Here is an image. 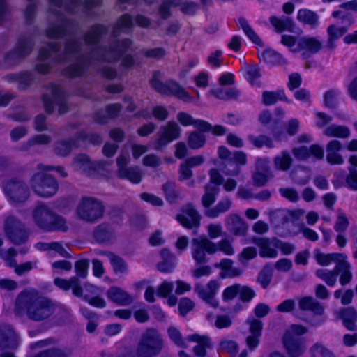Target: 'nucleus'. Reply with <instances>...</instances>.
I'll return each instance as SVG.
<instances>
[{"instance_id": "obj_53", "label": "nucleus", "mask_w": 357, "mask_h": 357, "mask_svg": "<svg viewBox=\"0 0 357 357\" xmlns=\"http://www.w3.org/2000/svg\"><path fill=\"white\" fill-rule=\"evenodd\" d=\"M279 192L283 197L286 198L290 202H296L299 199L298 193L294 188H281L279 189Z\"/></svg>"}, {"instance_id": "obj_38", "label": "nucleus", "mask_w": 357, "mask_h": 357, "mask_svg": "<svg viewBox=\"0 0 357 357\" xmlns=\"http://www.w3.org/2000/svg\"><path fill=\"white\" fill-rule=\"evenodd\" d=\"M108 296L112 301L119 305H126L130 300L125 291L117 287L111 288L108 292Z\"/></svg>"}, {"instance_id": "obj_15", "label": "nucleus", "mask_w": 357, "mask_h": 357, "mask_svg": "<svg viewBox=\"0 0 357 357\" xmlns=\"http://www.w3.org/2000/svg\"><path fill=\"white\" fill-rule=\"evenodd\" d=\"M5 231L8 238L15 244L24 242L26 238L25 232L20 227L18 222L14 218L6 220Z\"/></svg>"}, {"instance_id": "obj_8", "label": "nucleus", "mask_w": 357, "mask_h": 357, "mask_svg": "<svg viewBox=\"0 0 357 357\" xmlns=\"http://www.w3.org/2000/svg\"><path fill=\"white\" fill-rule=\"evenodd\" d=\"M50 340L38 341L31 345L28 357H69V351L61 349H48Z\"/></svg>"}, {"instance_id": "obj_35", "label": "nucleus", "mask_w": 357, "mask_h": 357, "mask_svg": "<svg viewBox=\"0 0 357 357\" xmlns=\"http://www.w3.org/2000/svg\"><path fill=\"white\" fill-rule=\"evenodd\" d=\"M273 269L271 264H266L259 271L257 281L264 289H266L271 282L273 278Z\"/></svg>"}, {"instance_id": "obj_28", "label": "nucleus", "mask_w": 357, "mask_h": 357, "mask_svg": "<svg viewBox=\"0 0 357 357\" xmlns=\"http://www.w3.org/2000/svg\"><path fill=\"white\" fill-rule=\"evenodd\" d=\"M297 20L311 28H315L319 24V15L314 11L309 9H300L298 11Z\"/></svg>"}, {"instance_id": "obj_3", "label": "nucleus", "mask_w": 357, "mask_h": 357, "mask_svg": "<svg viewBox=\"0 0 357 357\" xmlns=\"http://www.w3.org/2000/svg\"><path fill=\"white\" fill-rule=\"evenodd\" d=\"M163 73L160 70H155L149 82L151 87L158 93L167 96H175L178 98L188 100L190 99L189 94L176 82L169 79L166 82H162Z\"/></svg>"}, {"instance_id": "obj_21", "label": "nucleus", "mask_w": 357, "mask_h": 357, "mask_svg": "<svg viewBox=\"0 0 357 357\" xmlns=\"http://www.w3.org/2000/svg\"><path fill=\"white\" fill-rule=\"evenodd\" d=\"M269 21L278 33H282L284 31L293 32L294 31V22L290 17L282 16L279 18L273 15L269 17Z\"/></svg>"}, {"instance_id": "obj_29", "label": "nucleus", "mask_w": 357, "mask_h": 357, "mask_svg": "<svg viewBox=\"0 0 357 357\" xmlns=\"http://www.w3.org/2000/svg\"><path fill=\"white\" fill-rule=\"evenodd\" d=\"M232 202L229 198H225L218 202L213 208L206 210L204 215L211 218H215L221 213L227 212L231 207Z\"/></svg>"}, {"instance_id": "obj_18", "label": "nucleus", "mask_w": 357, "mask_h": 357, "mask_svg": "<svg viewBox=\"0 0 357 357\" xmlns=\"http://www.w3.org/2000/svg\"><path fill=\"white\" fill-rule=\"evenodd\" d=\"M342 143L337 139H332L326 145V160L331 165H341L344 162L342 156L339 153L342 149Z\"/></svg>"}, {"instance_id": "obj_60", "label": "nucleus", "mask_w": 357, "mask_h": 357, "mask_svg": "<svg viewBox=\"0 0 357 357\" xmlns=\"http://www.w3.org/2000/svg\"><path fill=\"white\" fill-rule=\"evenodd\" d=\"M194 307V303L188 298H183L178 303V309L181 315L185 316Z\"/></svg>"}, {"instance_id": "obj_5", "label": "nucleus", "mask_w": 357, "mask_h": 357, "mask_svg": "<svg viewBox=\"0 0 357 357\" xmlns=\"http://www.w3.org/2000/svg\"><path fill=\"white\" fill-rule=\"evenodd\" d=\"M20 344V337L10 326L0 327V357H15L14 351Z\"/></svg>"}, {"instance_id": "obj_63", "label": "nucleus", "mask_w": 357, "mask_h": 357, "mask_svg": "<svg viewBox=\"0 0 357 357\" xmlns=\"http://www.w3.org/2000/svg\"><path fill=\"white\" fill-rule=\"evenodd\" d=\"M292 153L295 158L299 160H307L310 155V151L306 146L294 148L292 150Z\"/></svg>"}, {"instance_id": "obj_32", "label": "nucleus", "mask_w": 357, "mask_h": 357, "mask_svg": "<svg viewBox=\"0 0 357 357\" xmlns=\"http://www.w3.org/2000/svg\"><path fill=\"white\" fill-rule=\"evenodd\" d=\"M253 242L260 248L259 255L261 257L274 258L277 256L278 252L271 247L268 239L257 238H255Z\"/></svg>"}, {"instance_id": "obj_12", "label": "nucleus", "mask_w": 357, "mask_h": 357, "mask_svg": "<svg viewBox=\"0 0 357 357\" xmlns=\"http://www.w3.org/2000/svg\"><path fill=\"white\" fill-rule=\"evenodd\" d=\"M322 43L316 37L304 36L297 42V48L294 52L303 50V59L309 58L312 54L318 53L322 48Z\"/></svg>"}, {"instance_id": "obj_4", "label": "nucleus", "mask_w": 357, "mask_h": 357, "mask_svg": "<svg viewBox=\"0 0 357 357\" xmlns=\"http://www.w3.org/2000/svg\"><path fill=\"white\" fill-rule=\"evenodd\" d=\"M33 217L36 223L41 227L50 230H62L67 229L65 220L56 216L45 206H38L34 211Z\"/></svg>"}, {"instance_id": "obj_47", "label": "nucleus", "mask_w": 357, "mask_h": 357, "mask_svg": "<svg viewBox=\"0 0 357 357\" xmlns=\"http://www.w3.org/2000/svg\"><path fill=\"white\" fill-rule=\"evenodd\" d=\"M219 346L222 351L229 354L231 357L236 356L239 349L238 344L234 340H222Z\"/></svg>"}, {"instance_id": "obj_62", "label": "nucleus", "mask_w": 357, "mask_h": 357, "mask_svg": "<svg viewBox=\"0 0 357 357\" xmlns=\"http://www.w3.org/2000/svg\"><path fill=\"white\" fill-rule=\"evenodd\" d=\"M174 284L172 282L165 281L157 289V295L161 297H167L173 290Z\"/></svg>"}, {"instance_id": "obj_52", "label": "nucleus", "mask_w": 357, "mask_h": 357, "mask_svg": "<svg viewBox=\"0 0 357 357\" xmlns=\"http://www.w3.org/2000/svg\"><path fill=\"white\" fill-rule=\"evenodd\" d=\"M349 174L346 176L345 181L348 187L357 190V170L354 167H349Z\"/></svg>"}, {"instance_id": "obj_40", "label": "nucleus", "mask_w": 357, "mask_h": 357, "mask_svg": "<svg viewBox=\"0 0 357 357\" xmlns=\"http://www.w3.org/2000/svg\"><path fill=\"white\" fill-rule=\"evenodd\" d=\"M311 357H335L332 351L321 342L314 343L310 348Z\"/></svg>"}, {"instance_id": "obj_43", "label": "nucleus", "mask_w": 357, "mask_h": 357, "mask_svg": "<svg viewBox=\"0 0 357 357\" xmlns=\"http://www.w3.org/2000/svg\"><path fill=\"white\" fill-rule=\"evenodd\" d=\"M218 166L220 169L227 175L236 176L241 172L240 167L238 164H236L232 158H230L228 160L222 161Z\"/></svg>"}, {"instance_id": "obj_44", "label": "nucleus", "mask_w": 357, "mask_h": 357, "mask_svg": "<svg viewBox=\"0 0 357 357\" xmlns=\"http://www.w3.org/2000/svg\"><path fill=\"white\" fill-rule=\"evenodd\" d=\"M248 140L257 148H261L264 146L269 149L274 147L273 139L267 135H261L258 137L250 135Z\"/></svg>"}, {"instance_id": "obj_31", "label": "nucleus", "mask_w": 357, "mask_h": 357, "mask_svg": "<svg viewBox=\"0 0 357 357\" xmlns=\"http://www.w3.org/2000/svg\"><path fill=\"white\" fill-rule=\"evenodd\" d=\"M324 134L328 137H338L346 139L350 136V130L346 126L332 124L326 128Z\"/></svg>"}, {"instance_id": "obj_55", "label": "nucleus", "mask_w": 357, "mask_h": 357, "mask_svg": "<svg viewBox=\"0 0 357 357\" xmlns=\"http://www.w3.org/2000/svg\"><path fill=\"white\" fill-rule=\"evenodd\" d=\"M337 93L335 90L332 89L326 91L324 94V105L328 108L333 109L337 105Z\"/></svg>"}, {"instance_id": "obj_24", "label": "nucleus", "mask_w": 357, "mask_h": 357, "mask_svg": "<svg viewBox=\"0 0 357 357\" xmlns=\"http://www.w3.org/2000/svg\"><path fill=\"white\" fill-rule=\"evenodd\" d=\"M340 318L342 320L344 327L351 331H357V313L353 307H347L340 312Z\"/></svg>"}, {"instance_id": "obj_57", "label": "nucleus", "mask_w": 357, "mask_h": 357, "mask_svg": "<svg viewBox=\"0 0 357 357\" xmlns=\"http://www.w3.org/2000/svg\"><path fill=\"white\" fill-rule=\"evenodd\" d=\"M140 197L142 200L155 206H162L164 204L163 200L153 194L143 192L140 195Z\"/></svg>"}, {"instance_id": "obj_50", "label": "nucleus", "mask_w": 357, "mask_h": 357, "mask_svg": "<svg viewBox=\"0 0 357 357\" xmlns=\"http://www.w3.org/2000/svg\"><path fill=\"white\" fill-rule=\"evenodd\" d=\"M249 325V331L251 335L261 336L263 322L257 319L248 318L246 321Z\"/></svg>"}, {"instance_id": "obj_16", "label": "nucleus", "mask_w": 357, "mask_h": 357, "mask_svg": "<svg viewBox=\"0 0 357 357\" xmlns=\"http://www.w3.org/2000/svg\"><path fill=\"white\" fill-rule=\"evenodd\" d=\"M283 343L291 357L301 356L305 349L302 341L297 337L291 335L290 333H285L283 337Z\"/></svg>"}, {"instance_id": "obj_58", "label": "nucleus", "mask_w": 357, "mask_h": 357, "mask_svg": "<svg viewBox=\"0 0 357 357\" xmlns=\"http://www.w3.org/2000/svg\"><path fill=\"white\" fill-rule=\"evenodd\" d=\"M240 288L239 284H236L227 287L222 293V298L224 301H229L234 299L238 294Z\"/></svg>"}, {"instance_id": "obj_11", "label": "nucleus", "mask_w": 357, "mask_h": 357, "mask_svg": "<svg viewBox=\"0 0 357 357\" xmlns=\"http://www.w3.org/2000/svg\"><path fill=\"white\" fill-rule=\"evenodd\" d=\"M220 287V283L215 280L209 281V282L204 286L199 283L195 285L194 290L198 294L199 297L213 307L218 305V301L215 300V294Z\"/></svg>"}, {"instance_id": "obj_56", "label": "nucleus", "mask_w": 357, "mask_h": 357, "mask_svg": "<svg viewBox=\"0 0 357 357\" xmlns=\"http://www.w3.org/2000/svg\"><path fill=\"white\" fill-rule=\"evenodd\" d=\"M238 294L243 302H249L255 296V292L250 287L240 284Z\"/></svg>"}, {"instance_id": "obj_7", "label": "nucleus", "mask_w": 357, "mask_h": 357, "mask_svg": "<svg viewBox=\"0 0 357 357\" xmlns=\"http://www.w3.org/2000/svg\"><path fill=\"white\" fill-rule=\"evenodd\" d=\"M102 211V204L91 197L83 198L77 208L79 217L87 221H93L100 218Z\"/></svg>"}, {"instance_id": "obj_14", "label": "nucleus", "mask_w": 357, "mask_h": 357, "mask_svg": "<svg viewBox=\"0 0 357 357\" xmlns=\"http://www.w3.org/2000/svg\"><path fill=\"white\" fill-rule=\"evenodd\" d=\"M183 212L188 215H177V220L185 227L191 229L198 227L200 225V215L192 204H188L183 208Z\"/></svg>"}, {"instance_id": "obj_48", "label": "nucleus", "mask_w": 357, "mask_h": 357, "mask_svg": "<svg viewBox=\"0 0 357 357\" xmlns=\"http://www.w3.org/2000/svg\"><path fill=\"white\" fill-rule=\"evenodd\" d=\"M257 255V248L255 247H246L238 255V261L243 265H246L249 260L255 259Z\"/></svg>"}, {"instance_id": "obj_41", "label": "nucleus", "mask_w": 357, "mask_h": 357, "mask_svg": "<svg viewBox=\"0 0 357 357\" xmlns=\"http://www.w3.org/2000/svg\"><path fill=\"white\" fill-rule=\"evenodd\" d=\"M37 248L42 250L48 251L50 255L57 253L62 257H65L67 255L66 249L59 243H38Z\"/></svg>"}, {"instance_id": "obj_2", "label": "nucleus", "mask_w": 357, "mask_h": 357, "mask_svg": "<svg viewBox=\"0 0 357 357\" xmlns=\"http://www.w3.org/2000/svg\"><path fill=\"white\" fill-rule=\"evenodd\" d=\"M163 347V339L158 330L147 328L142 335L138 344V357H155L160 353Z\"/></svg>"}, {"instance_id": "obj_34", "label": "nucleus", "mask_w": 357, "mask_h": 357, "mask_svg": "<svg viewBox=\"0 0 357 357\" xmlns=\"http://www.w3.org/2000/svg\"><path fill=\"white\" fill-rule=\"evenodd\" d=\"M206 135L198 131H192L188 137V145L192 149H198L206 144Z\"/></svg>"}, {"instance_id": "obj_26", "label": "nucleus", "mask_w": 357, "mask_h": 357, "mask_svg": "<svg viewBox=\"0 0 357 357\" xmlns=\"http://www.w3.org/2000/svg\"><path fill=\"white\" fill-rule=\"evenodd\" d=\"M162 190L166 200L170 204L176 202L181 198V190L177 188L176 183L171 180L167 181L162 185Z\"/></svg>"}, {"instance_id": "obj_6", "label": "nucleus", "mask_w": 357, "mask_h": 357, "mask_svg": "<svg viewBox=\"0 0 357 357\" xmlns=\"http://www.w3.org/2000/svg\"><path fill=\"white\" fill-rule=\"evenodd\" d=\"M217 250L216 244L206 236H202L192 240V257L198 264L207 261L206 253L213 255Z\"/></svg>"}, {"instance_id": "obj_49", "label": "nucleus", "mask_w": 357, "mask_h": 357, "mask_svg": "<svg viewBox=\"0 0 357 357\" xmlns=\"http://www.w3.org/2000/svg\"><path fill=\"white\" fill-rule=\"evenodd\" d=\"M167 334L169 339L178 347H185L186 344L183 339L180 331L174 327L170 326L167 329Z\"/></svg>"}, {"instance_id": "obj_42", "label": "nucleus", "mask_w": 357, "mask_h": 357, "mask_svg": "<svg viewBox=\"0 0 357 357\" xmlns=\"http://www.w3.org/2000/svg\"><path fill=\"white\" fill-rule=\"evenodd\" d=\"M238 25L241 27L247 36L255 44H259L261 40L252 27L249 25L247 20L243 17H240L237 21Z\"/></svg>"}, {"instance_id": "obj_36", "label": "nucleus", "mask_w": 357, "mask_h": 357, "mask_svg": "<svg viewBox=\"0 0 357 357\" xmlns=\"http://www.w3.org/2000/svg\"><path fill=\"white\" fill-rule=\"evenodd\" d=\"M273 162L276 169L287 171L291 165L292 158L287 151H284L281 155L274 158Z\"/></svg>"}, {"instance_id": "obj_39", "label": "nucleus", "mask_w": 357, "mask_h": 357, "mask_svg": "<svg viewBox=\"0 0 357 357\" xmlns=\"http://www.w3.org/2000/svg\"><path fill=\"white\" fill-rule=\"evenodd\" d=\"M344 258H347V256L344 254L339 253H318L316 255L317 261L321 266H328L332 261H336L337 263H338V261H340V260Z\"/></svg>"}, {"instance_id": "obj_13", "label": "nucleus", "mask_w": 357, "mask_h": 357, "mask_svg": "<svg viewBox=\"0 0 357 357\" xmlns=\"http://www.w3.org/2000/svg\"><path fill=\"white\" fill-rule=\"evenodd\" d=\"M227 230L235 236H245L248 225L245 221L237 214H230L225 218Z\"/></svg>"}, {"instance_id": "obj_51", "label": "nucleus", "mask_w": 357, "mask_h": 357, "mask_svg": "<svg viewBox=\"0 0 357 357\" xmlns=\"http://www.w3.org/2000/svg\"><path fill=\"white\" fill-rule=\"evenodd\" d=\"M271 178H273V174L255 172L252 175V184L256 187H263Z\"/></svg>"}, {"instance_id": "obj_17", "label": "nucleus", "mask_w": 357, "mask_h": 357, "mask_svg": "<svg viewBox=\"0 0 357 357\" xmlns=\"http://www.w3.org/2000/svg\"><path fill=\"white\" fill-rule=\"evenodd\" d=\"M298 213L303 214V212L290 211L285 209H278L269 213L270 221L274 227L280 228L287 223L291 218L297 215Z\"/></svg>"}, {"instance_id": "obj_33", "label": "nucleus", "mask_w": 357, "mask_h": 357, "mask_svg": "<svg viewBox=\"0 0 357 357\" xmlns=\"http://www.w3.org/2000/svg\"><path fill=\"white\" fill-rule=\"evenodd\" d=\"M291 177L296 183L305 185L310 179V170L305 167H298L291 172Z\"/></svg>"}, {"instance_id": "obj_37", "label": "nucleus", "mask_w": 357, "mask_h": 357, "mask_svg": "<svg viewBox=\"0 0 357 357\" xmlns=\"http://www.w3.org/2000/svg\"><path fill=\"white\" fill-rule=\"evenodd\" d=\"M315 275L321 279L328 286L333 287L337 282L336 268L333 270L318 269L315 272Z\"/></svg>"}, {"instance_id": "obj_64", "label": "nucleus", "mask_w": 357, "mask_h": 357, "mask_svg": "<svg viewBox=\"0 0 357 357\" xmlns=\"http://www.w3.org/2000/svg\"><path fill=\"white\" fill-rule=\"evenodd\" d=\"M296 303L293 299H287L284 301L276 307L278 312L287 313L293 311L295 308Z\"/></svg>"}, {"instance_id": "obj_25", "label": "nucleus", "mask_w": 357, "mask_h": 357, "mask_svg": "<svg viewBox=\"0 0 357 357\" xmlns=\"http://www.w3.org/2000/svg\"><path fill=\"white\" fill-rule=\"evenodd\" d=\"M346 259H341L335 266L337 276L340 275V283L342 286L350 283L353 277L350 270L351 266Z\"/></svg>"}, {"instance_id": "obj_10", "label": "nucleus", "mask_w": 357, "mask_h": 357, "mask_svg": "<svg viewBox=\"0 0 357 357\" xmlns=\"http://www.w3.org/2000/svg\"><path fill=\"white\" fill-rule=\"evenodd\" d=\"M33 188L36 192L44 197L54 195L57 190L56 181L46 174L38 173L33 179Z\"/></svg>"}, {"instance_id": "obj_61", "label": "nucleus", "mask_w": 357, "mask_h": 357, "mask_svg": "<svg viewBox=\"0 0 357 357\" xmlns=\"http://www.w3.org/2000/svg\"><path fill=\"white\" fill-rule=\"evenodd\" d=\"M216 245L218 250L223 252L227 255H232L234 254V249L231 243L227 239H222Z\"/></svg>"}, {"instance_id": "obj_54", "label": "nucleus", "mask_w": 357, "mask_h": 357, "mask_svg": "<svg viewBox=\"0 0 357 357\" xmlns=\"http://www.w3.org/2000/svg\"><path fill=\"white\" fill-rule=\"evenodd\" d=\"M76 169L86 172L91 167V163L86 155L78 156L74 163Z\"/></svg>"}, {"instance_id": "obj_19", "label": "nucleus", "mask_w": 357, "mask_h": 357, "mask_svg": "<svg viewBox=\"0 0 357 357\" xmlns=\"http://www.w3.org/2000/svg\"><path fill=\"white\" fill-rule=\"evenodd\" d=\"M233 263V261L229 259H223L219 263H215L214 267L222 270L220 273V277L222 278L240 276L243 273V270L234 267Z\"/></svg>"}, {"instance_id": "obj_27", "label": "nucleus", "mask_w": 357, "mask_h": 357, "mask_svg": "<svg viewBox=\"0 0 357 357\" xmlns=\"http://www.w3.org/2000/svg\"><path fill=\"white\" fill-rule=\"evenodd\" d=\"M129 158L126 154L121 155L117 159L118 175L122 178H126L131 181H134L132 168L128 167Z\"/></svg>"}, {"instance_id": "obj_9", "label": "nucleus", "mask_w": 357, "mask_h": 357, "mask_svg": "<svg viewBox=\"0 0 357 357\" xmlns=\"http://www.w3.org/2000/svg\"><path fill=\"white\" fill-rule=\"evenodd\" d=\"M181 128L175 121H171L160 127L158 132V138L155 143V149H161L171 142L180 137Z\"/></svg>"}, {"instance_id": "obj_59", "label": "nucleus", "mask_w": 357, "mask_h": 357, "mask_svg": "<svg viewBox=\"0 0 357 357\" xmlns=\"http://www.w3.org/2000/svg\"><path fill=\"white\" fill-rule=\"evenodd\" d=\"M144 54L149 58L160 59L165 56L166 51L163 47H156L144 50Z\"/></svg>"}, {"instance_id": "obj_46", "label": "nucleus", "mask_w": 357, "mask_h": 357, "mask_svg": "<svg viewBox=\"0 0 357 357\" xmlns=\"http://www.w3.org/2000/svg\"><path fill=\"white\" fill-rule=\"evenodd\" d=\"M211 93L217 98L223 100H229L236 98L238 96V92L235 89H229L227 90L217 89L211 91Z\"/></svg>"}, {"instance_id": "obj_20", "label": "nucleus", "mask_w": 357, "mask_h": 357, "mask_svg": "<svg viewBox=\"0 0 357 357\" xmlns=\"http://www.w3.org/2000/svg\"><path fill=\"white\" fill-rule=\"evenodd\" d=\"M188 340L197 342V345L193 348V351L194 354L199 357L206 356V349L212 347L211 339L207 336H200L197 334H193L190 335Z\"/></svg>"}, {"instance_id": "obj_23", "label": "nucleus", "mask_w": 357, "mask_h": 357, "mask_svg": "<svg viewBox=\"0 0 357 357\" xmlns=\"http://www.w3.org/2000/svg\"><path fill=\"white\" fill-rule=\"evenodd\" d=\"M219 192V186L211 183H208L205 185L204 193L202 197V204L206 210L211 208V206L215 203Z\"/></svg>"}, {"instance_id": "obj_22", "label": "nucleus", "mask_w": 357, "mask_h": 357, "mask_svg": "<svg viewBox=\"0 0 357 357\" xmlns=\"http://www.w3.org/2000/svg\"><path fill=\"white\" fill-rule=\"evenodd\" d=\"M347 32L346 26L337 27L334 24L330 25L327 28L328 40L326 48L329 51H333L335 48V42Z\"/></svg>"}, {"instance_id": "obj_45", "label": "nucleus", "mask_w": 357, "mask_h": 357, "mask_svg": "<svg viewBox=\"0 0 357 357\" xmlns=\"http://www.w3.org/2000/svg\"><path fill=\"white\" fill-rule=\"evenodd\" d=\"M264 60L272 64H282L285 63L286 60L278 52L273 50H266L262 54Z\"/></svg>"}, {"instance_id": "obj_30", "label": "nucleus", "mask_w": 357, "mask_h": 357, "mask_svg": "<svg viewBox=\"0 0 357 357\" xmlns=\"http://www.w3.org/2000/svg\"><path fill=\"white\" fill-rule=\"evenodd\" d=\"M54 284L63 290L72 289L73 294L76 296L82 295V290L79 287L78 280L75 278H71L70 280L56 278L54 279Z\"/></svg>"}, {"instance_id": "obj_1", "label": "nucleus", "mask_w": 357, "mask_h": 357, "mask_svg": "<svg viewBox=\"0 0 357 357\" xmlns=\"http://www.w3.org/2000/svg\"><path fill=\"white\" fill-rule=\"evenodd\" d=\"M15 310L18 314L26 312L28 317L33 320L45 319L52 312L50 302L38 298L37 294L33 291L20 294L16 300Z\"/></svg>"}]
</instances>
